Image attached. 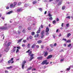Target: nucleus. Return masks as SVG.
I'll return each instance as SVG.
<instances>
[{
    "label": "nucleus",
    "instance_id": "nucleus-64",
    "mask_svg": "<svg viewBox=\"0 0 73 73\" xmlns=\"http://www.w3.org/2000/svg\"><path fill=\"white\" fill-rule=\"evenodd\" d=\"M56 21H59V19H58V18L57 19Z\"/></svg>",
    "mask_w": 73,
    "mask_h": 73
},
{
    "label": "nucleus",
    "instance_id": "nucleus-32",
    "mask_svg": "<svg viewBox=\"0 0 73 73\" xmlns=\"http://www.w3.org/2000/svg\"><path fill=\"white\" fill-rule=\"evenodd\" d=\"M44 37V35H42L41 36V38H43Z\"/></svg>",
    "mask_w": 73,
    "mask_h": 73
},
{
    "label": "nucleus",
    "instance_id": "nucleus-45",
    "mask_svg": "<svg viewBox=\"0 0 73 73\" xmlns=\"http://www.w3.org/2000/svg\"><path fill=\"white\" fill-rule=\"evenodd\" d=\"M46 36H48V35H49V33L48 32H46Z\"/></svg>",
    "mask_w": 73,
    "mask_h": 73
},
{
    "label": "nucleus",
    "instance_id": "nucleus-5",
    "mask_svg": "<svg viewBox=\"0 0 73 73\" xmlns=\"http://www.w3.org/2000/svg\"><path fill=\"white\" fill-rule=\"evenodd\" d=\"M15 5H13V3H11L10 6V7L11 8H15Z\"/></svg>",
    "mask_w": 73,
    "mask_h": 73
},
{
    "label": "nucleus",
    "instance_id": "nucleus-25",
    "mask_svg": "<svg viewBox=\"0 0 73 73\" xmlns=\"http://www.w3.org/2000/svg\"><path fill=\"white\" fill-rule=\"evenodd\" d=\"M44 30L41 33V35H44Z\"/></svg>",
    "mask_w": 73,
    "mask_h": 73
},
{
    "label": "nucleus",
    "instance_id": "nucleus-2",
    "mask_svg": "<svg viewBox=\"0 0 73 73\" xmlns=\"http://www.w3.org/2000/svg\"><path fill=\"white\" fill-rule=\"evenodd\" d=\"M7 29H8V28L7 27H0V30H7Z\"/></svg>",
    "mask_w": 73,
    "mask_h": 73
},
{
    "label": "nucleus",
    "instance_id": "nucleus-60",
    "mask_svg": "<svg viewBox=\"0 0 73 73\" xmlns=\"http://www.w3.org/2000/svg\"><path fill=\"white\" fill-rule=\"evenodd\" d=\"M9 7H6V9H9Z\"/></svg>",
    "mask_w": 73,
    "mask_h": 73
},
{
    "label": "nucleus",
    "instance_id": "nucleus-4",
    "mask_svg": "<svg viewBox=\"0 0 73 73\" xmlns=\"http://www.w3.org/2000/svg\"><path fill=\"white\" fill-rule=\"evenodd\" d=\"M33 54H32L31 55H30V56H31V57L30 58V61H31V60L33 59L34 57H33Z\"/></svg>",
    "mask_w": 73,
    "mask_h": 73
},
{
    "label": "nucleus",
    "instance_id": "nucleus-28",
    "mask_svg": "<svg viewBox=\"0 0 73 73\" xmlns=\"http://www.w3.org/2000/svg\"><path fill=\"white\" fill-rule=\"evenodd\" d=\"M66 19H70V16H68L66 17Z\"/></svg>",
    "mask_w": 73,
    "mask_h": 73
},
{
    "label": "nucleus",
    "instance_id": "nucleus-1",
    "mask_svg": "<svg viewBox=\"0 0 73 73\" xmlns=\"http://www.w3.org/2000/svg\"><path fill=\"white\" fill-rule=\"evenodd\" d=\"M47 60H45L43 61L42 63L41 64L42 65H44V64H46V65H48V64H49V62H47Z\"/></svg>",
    "mask_w": 73,
    "mask_h": 73
},
{
    "label": "nucleus",
    "instance_id": "nucleus-30",
    "mask_svg": "<svg viewBox=\"0 0 73 73\" xmlns=\"http://www.w3.org/2000/svg\"><path fill=\"white\" fill-rule=\"evenodd\" d=\"M35 34V32H31V35H34Z\"/></svg>",
    "mask_w": 73,
    "mask_h": 73
},
{
    "label": "nucleus",
    "instance_id": "nucleus-15",
    "mask_svg": "<svg viewBox=\"0 0 73 73\" xmlns=\"http://www.w3.org/2000/svg\"><path fill=\"white\" fill-rule=\"evenodd\" d=\"M53 1V0H45L44 2H48V1H49V2H50V1Z\"/></svg>",
    "mask_w": 73,
    "mask_h": 73
},
{
    "label": "nucleus",
    "instance_id": "nucleus-35",
    "mask_svg": "<svg viewBox=\"0 0 73 73\" xmlns=\"http://www.w3.org/2000/svg\"><path fill=\"white\" fill-rule=\"evenodd\" d=\"M36 47L37 48H38V49L39 48V46L38 45H36Z\"/></svg>",
    "mask_w": 73,
    "mask_h": 73
},
{
    "label": "nucleus",
    "instance_id": "nucleus-43",
    "mask_svg": "<svg viewBox=\"0 0 73 73\" xmlns=\"http://www.w3.org/2000/svg\"><path fill=\"white\" fill-rule=\"evenodd\" d=\"M22 32L23 33H25V29H23V30Z\"/></svg>",
    "mask_w": 73,
    "mask_h": 73
},
{
    "label": "nucleus",
    "instance_id": "nucleus-7",
    "mask_svg": "<svg viewBox=\"0 0 73 73\" xmlns=\"http://www.w3.org/2000/svg\"><path fill=\"white\" fill-rule=\"evenodd\" d=\"M52 56H53L52 55H50L48 56V57L47 58V59H49V58H52Z\"/></svg>",
    "mask_w": 73,
    "mask_h": 73
},
{
    "label": "nucleus",
    "instance_id": "nucleus-26",
    "mask_svg": "<svg viewBox=\"0 0 73 73\" xmlns=\"http://www.w3.org/2000/svg\"><path fill=\"white\" fill-rule=\"evenodd\" d=\"M65 8V6H63L62 9V10H64Z\"/></svg>",
    "mask_w": 73,
    "mask_h": 73
},
{
    "label": "nucleus",
    "instance_id": "nucleus-41",
    "mask_svg": "<svg viewBox=\"0 0 73 73\" xmlns=\"http://www.w3.org/2000/svg\"><path fill=\"white\" fill-rule=\"evenodd\" d=\"M38 9L40 11H42V8H39Z\"/></svg>",
    "mask_w": 73,
    "mask_h": 73
},
{
    "label": "nucleus",
    "instance_id": "nucleus-17",
    "mask_svg": "<svg viewBox=\"0 0 73 73\" xmlns=\"http://www.w3.org/2000/svg\"><path fill=\"white\" fill-rule=\"evenodd\" d=\"M9 50H8V48H7L5 50V51L6 52H7Z\"/></svg>",
    "mask_w": 73,
    "mask_h": 73
},
{
    "label": "nucleus",
    "instance_id": "nucleus-57",
    "mask_svg": "<svg viewBox=\"0 0 73 73\" xmlns=\"http://www.w3.org/2000/svg\"><path fill=\"white\" fill-rule=\"evenodd\" d=\"M41 48H42V49H43V48H44V46L41 45Z\"/></svg>",
    "mask_w": 73,
    "mask_h": 73
},
{
    "label": "nucleus",
    "instance_id": "nucleus-24",
    "mask_svg": "<svg viewBox=\"0 0 73 73\" xmlns=\"http://www.w3.org/2000/svg\"><path fill=\"white\" fill-rule=\"evenodd\" d=\"M12 68V66H10L9 67H8L7 68V69H11V68Z\"/></svg>",
    "mask_w": 73,
    "mask_h": 73
},
{
    "label": "nucleus",
    "instance_id": "nucleus-11",
    "mask_svg": "<svg viewBox=\"0 0 73 73\" xmlns=\"http://www.w3.org/2000/svg\"><path fill=\"white\" fill-rule=\"evenodd\" d=\"M36 46V44H33L31 46V48H35V46Z\"/></svg>",
    "mask_w": 73,
    "mask_h": 73
},
{
    "label": "nucleus",
    "instance_id": "nucleus-59",
    "mask_svg": "<svg viewBox=\"0 0 73 73\" xmlns=\"http://www.w3.org/2000/svg\"><path fill=\"white\" fill-rule=\"evenodd\" d=\"M30 50H28V51L26 52V53H29V51H30Z\"/></svg>",
    "mask_w": 73,
    "mask_h": 73
},
{
    "label": "nucleus",
    "instance_id": "nucleus-42",
    "mask_svg": "<svg viewBox=\"0 0 73 73\" xmlns=\"http://www.w3.org/2000/svg\"><path fill=\"white\" fill-rule=\"evenodd\" d=\"M23 42H27V40H23Z\"/></svg>",
    "mask_w": 73,
    "mask_h": 73
},
{
    "label": "nucleus",
    "instance_id": "nucleus-44",
    "mask_svg": "<svg viewBox=\"0 0 73 73\" xmlns=\"http://www.w3.org/2000/svg\"><path fill=\"white\" fill-rule=\"evenodd\" d=\"M28 30H29V31H30V30H31V27H29L28 28Z\"/></svg>",
    "mask_w": 73,
    "mask_h": 73
},
{
    "label": "nucleus",
    "instance_id": "nucleus-47",
    "mask_svg": "<svg viewBox=\"0 0 73 73\" xmlns=\"http://www.w3.org/2000/svg\"><path fill=\"white\" fill-rule=\"evenodd\" d=\"M56 45H57V43H54V46H56Z\"/></svg>",
    "mask_w": 73,
    "mask_h": 73
},
{
    "label": "nucleus",
    "instance_id": "nucleus-13",
    "mask_svg": "<svg viewBox=\"0 0 73 73\" xmlns=\"http://www.w3.org/2000/svg\"><path fill=\"white\" fill-rule=\"evenodd\" d=\"M23 11V9L21 8L17 10V12H21V11Z\"/></svg>",
    "mask_w": 73,
    "mask_h": 73
},
{
    "label": "nucleus",
    "instance_id": "nucleus-58",
    "mask_svg": "<svg viewBox=\"0 0 73 73\" xmlns=\"http://www.w3.org/2000/svg\"><path fill=\"white\" fill-rule=\"evenodd\" d=\"M27 6H28V5L27 4H25V7H27Z\"/></svg>",
    "mask_w": 73,
    "mask_h": 73
},
{
    "label": "nucleus",
    "instance_id": "nucleus-14",
    "mask_svg": "<svg viewBox=\"0 0 73 73\" xmlns=\"http://www.w3.org/2000/svg\"><path fill=\"white\" fill-rule=\"evenodd\" d=\"M12 13V11H10L9 12H8V13H6V15H10Z\"/></svg>",
    "mask_w": 73,
    "mask_h": 73
},
{
    "label": "nucleus",
    "instance_id": "nucleus-3",
    "mask_svg": "<svg viewBox=\"0 0 73 73\" xmlns=\"http://www.w3.org/2000/svg\"><path fill=\"white\" fill-rule=\"evenodd\" d=\"M26 62V61L24 60L22 63V67L23 69H24V65H25V64Z\"/></svg>",
    "mask_w": 73,
    "mask_h": 73
},
{
    "label": "nucleus",
    "instance_id": "nucleus-6",
    "mask_svg": "<svg viewBox=\"0 0 73 73\" xmlns=\"http://www.w3.org/2000/svg\"><path fill=\"white\" fill-rule=\"evenodd\" d=\"M40 31H41V28L40 27H39L38 30L37 31V33H40Z\"/></svg>",
    "mask_w": 73,
    "mask_h": 73
},
{
    "label": "nucleus",
    "instance_id": "nucleus-20",
    "mask_svg": "<svg viewBox=\"0 0 73 73\" xmlns=\"http://www.w3.org/2000/svg\"><path fill=\"white\" fill-rule=\"evenodd\" d=\"M23 38H22L21 39H20L19 40H18V43H19V42H21V40H23Z\"/></svg>",
    "mask_w": 73,
    "mask_h": 73
},
{
    "label": "nucleus",
    "instance_id": "nucleus-55",
    "mask_svg": "<svg viewBox=\"0 0 73 73\" xmlns=\"http://www.w3.org/2000/svg\"><path fill=\"white\" fill-rule=\"evenodd\" d=\"M3 61H3V59H2V60H1L0 61V62L1 63V62H3Z\"/></svg>",
    "mask_w": 73,
    "mask_h": 73
},
{
    "label": "nucleus",
    "instance_id": "nucleus-56",
    "mask_svg": "<svg viewBox=\"0 0 73 73\" xmlns=\"http://www.w3.org/2000/svg\"><path fill=\"white\" fill-rule=\"evenodd\" d=\"M48 16L49 17H52V15H50V14H48Z\"/></svg>",
    "mask_w": 73,
    "mask_h": 73
},
{
    "label": "nucleus",
    "instance_id": "nucleus-27",
    "mask_svg": "<svg viewBox=\"0 0 73 73\" xmlns=\"http://www.w3.org/2000/svg\"><path fill=\"white\" fill-rule=\"evenodd\" d=\"M71 40H68L66 42H71Z\"/></svg>",
    "mask_w": 73,
    "mask_h": 73
},
{
    "label": "nucleus",
    "instance_id": "nucleus-61",
    "mask_svg": "<svg viewBox=\"0 0 73 73\" xmlns=\"http://www.w3.org/2000/svg\"><path fill=\"white\" fill-rule=\"evenodd\" d=\"M5 72L6 73H8V71L7 70H6V71H5Z\"/></svg>",
    "mask_w": 73,
    "mask_h": 73
},
{
    "label": "nucleus",
    "instance_id": "nucleus-9",
    "mask_svg": "<svg viewBox=\"0 0 73 73\" xmlns=\"http://www.w3.org/2000/svg\"><path fill=\"white\" fill-rule=\"evenodd\" d=\"M49 31V29L48 27H47L46 29V32H48Z\"/></svg>",
    "mask_w": 73,
    "mask_h": 73
},
{
    "label": "nucleus",
    "instance_id": "nucleus-22",
    "mask_svg": "<svg viewBox=\"0 0 73 73\" xmlns=\"http://www.w3.org/2000/svg\"><path fill=\"white\" fill-rule=\"evenodd\" d=\"M18 34H20V33H21V30H19L18 31Z\"/></svg>",
    "mask_w": 73,
    "mask_h": 73
},
{
    "label": "nucleus",
    "instance_id": "nucleus-53",
    "mask_svg": "<svg viewBox=\"0 0 73 73\" xmlns=\"http://www.w3.org/2000/svg\"><path fill=\"white\" fill-rule=\"evenodd\" d=\"M11 62V60H9V61H8V63L9 64H10Z\"/></svg>",
    "mask_w": 73,
    "mask_h": 73
},
{
    "label": "nucleus",
    "instance_id": "nucleus-10",
    "mask_svg": "<svg viewBox=\"0 0 73 73\" xmlns=\"http://www.w3.org/2000/svg\"><path fill=\"white\" fill-rule=\"evenodd\" d=\"M13 52H15L16 51V47L14 46L13 47Z\"/></svg>",
    "mask_w": 73,
    "mask_h": 73
},
{
    "label": "nucleus",
    "instance_id": "nucleus-19",
    "mask_svg": "<svg viewBox=\"0 0 73 73\" xmlns=\"http://www.w3.org/2000/svg\"><path fill=\"white\" fill-rule=\"evenodd\" d=\"M11 42H9L8 43L7 45V46H9V45H11Z\"/></svg>",
    "mask_w": 73,
    "mask_h": 73
},
{
    "label": "nucleus",
    "instance_id": "nucleus-38",
    "mask_svg": "<svg viewBox=\"0 0 73 73\" xmlns=\"http://www.w3.org/2000/svg\"><path fill=\"white\" fill-rule=\"evenodd\" d=\"M21 2H19V3L18 4V5H21Z\"/></svg>",
    "mask_w": 73,
    "mask_h": 73
},
{
    "label": "nucleus",
    "instance_id": "nucleus-16",
    "mask_svg": "<svg viewBox=\"0 0 73 73\" xmlns=\"http://www.w3.org/2000/svg\"><path fill=\"white\" fill-rule=\"evenodd\" d=\"M47 19L48 20H52L53 19V18L52 17H50L49 18H47Z\"/></svg>",
    "mask_w": 73,
    "mask_h": 73
},
{
    "label": "nucleus",
    "instance_id": "nucleus-31",
    "mask_svg": "<svg viewBox=\"0 0 73 73\" xmlns=\"http://www.w3.org/2000/svg\"><path fill=\"white\" fill-rule=\"evenodd\" d=\"M64 61V59H62L60 60V62H62V61Z\"/></svg>",
    "mask_w": 73,
    "mask_h": 73
},
{
    "label": "nucleus",
    "instance_id": "nucleus-36",
    "mask_svg": "<svg viewBox=\"0 0 73 73\" xmlns=\"http://www.w3.org/2000/svg\"><path fill=\"white\" fill-rule=\"evenodd\" d=\"M71 45H72V44H70L68 45V47H70Z\"/></svg>",
    "mask_w": 73,
    "mask_h": 73
},
{
    "label": "nucleus",
    "instance_id": "nucleus-21",
    "mask_svg": "<svg viewBox=\"0 0 73 73\" xmlns=\"http://www.w3.org/2000/svg\"><path fill=\"white\" fill-rule=\"evenodd\" d=\"M70 36H71V34L69 33L67 34V37H69Z\"/></svg>",
    "mask_w": 73,
    "mask_h": 73
},
{
    "label": "nucleus",
    "instance_id": "nucleus-8",
    "mask_svg": "<svg viewBox=\"0 0 73 73\" xmlns=\"http://www.w3.org/2000/svg\"><path fill=\"white\" fill-rule=\"evenodd\" d=\"M48 52H46L44 54V57H46V56H48Z\"/></svg>",
    "mask_w": 73,
    "mask_h": 73
},
{
    "label": "nucleus",
    "instance_id": "nucleus-63",
    "mask_svg": "<svg viewBox=\"0 0 73 73\" xmlns=\"http://www.w3.org/2000/svg\"><path fill=\"white\" fill-rule=\"evenodd\" d=\"M40 27L41 28H43V26L42 25H41Z\"/></svg>",
    "mask_w": 73,
    "mask_h": 73
},
{
    "label": "nucleus",
    "instance_id": "nucleus-50",
    "mask_svg": "<svg viewBox=\"0 0 73 73\" xmlns=\"http://www.w3.org/2000/svg\"><path fill=\"white\" fill-rule=\"evenodd\" d=\"M70 67L69 68H67V70H70Z\"/></svg>",
    "mask_w": 73,
    "mask_h": 73
},
{
    "label": "nucleus",
    "instance_id": "nucleus-37",
    "mask_svg": "<svg viewBox=\"0 0 73 73\" xmlns=\"http://www.w3.org/2000/svg\"><path fill=\"white\" fill-rule=\"evenodd\" d=\"M27 47L28 48L30 47V44L29 43L28 44V45H27Z\"/></svg>",
    "mask_w": 73,
    "mask_h": 73
},
{
    "label": "nucleus",
    "instance_id": "nucleus-23",
    "mask_svg": "<svg viewBox=\"0 0 73 73\" xmlns=\"http://www.w3.org/2000/svg\"><path fill=\"white\" fill-rule=\"evenodd\" d=\"M17 3L16 2H15L14 3V7H15L16 5H17Z\"/></svg>",
    "mask_w": 73,
    "mask_h": 73
},
{
    "label": "nucleus",
    "instance_id": "nucleus-34",
    "mask_svg": "<svg viewBox=\"0 0 73 73\" xmlns=\"http://www.w3.org/2000/svg\"><path fill=\"white\" fill-rule=\"evenodd\" d=\"M50 46L51 48H52L53 47V44H51L50 45Z\"/></svg>",
    "mask_w": 73,
    "mask_h": 73
},
{
    "label": "nucleus",
    "instance_id": "nucleus-49",
    "mask_svg": "<svg viewBox=\"0 0 73 73\" xmlns=\"http://www.w3.org/2000/svg\"><path fill=\"white\" fill-rule=\"evenodd\" d=\"M32 69V67H30L29 68H28V70H31Z\"/></svg>",
    "mask_w": 73,
    "mask_h": 73
},
{
    "label": "nucleus",
    "instance_id": "nucleus-48",
    "mask_svg": "<svg viewBox=\"0 0 73 73\" xmlns=\"http://www.w3.org/2000/svg\"><path fill=\"white\" fill-rule=\"evenodd\" d=\"M19 50L18 49H17V50L16 51V53H17L19 52Z\"/></svg>",
    "mask_w": 73,
    "mask_h": 73
},
{
    "label": "nucleus",
    "instance_id": "nucleus-39",
    "mask_svg": "<svg viewBox=\"0 0 73 73\" xmlns=\"http://www.w3.org/2000/svg\"><path fill=\"white\" fill-rule=\"evenodd\" d=\"M36 3H37V2L36 1H35L33 2V4H36Z\"/></svg>",
    "mask_w": 73,
    "mask_h": 73
},
{
    "label": "nucleus",
    "instance_id": "nucleus-18",
    "mask_svg": "<svg viewBox=\"0 0 73 73\" xmlns=\"http://www.w3.org/2000/svg\"><path fill=\"white\" fill-rule=\"evenodd\" d=\"M42 42V41L41 40H38L37 41V43L38 44H40V43H41Z\"/></svg>",
    "mask_w": 73,
    "mask_h": 73
},
{
    "label": "nucleus",
    "instance_id": "nucleus-33",
    "mask_svg": "<svg viewBox=\"0 0 73 73\" xmlns=\"http://www.w3.org/2000/svg\"><path fill=\"white\" fill-rule=\"evenodd\" d=\"M56 21L54 20V21H53L52 22V23L53 24H55V23H56Z\"/></svg>",
    "mask_w": 73,
    "mask_h": 73
},
{
    "label": "nucleus",
    "instance_id": "nucleus-12",
    "mask_svg": "<svg viewBox=\"0 0 73 73\" xmlns=\"http://www.w3.org/2000/svg\"><path fill=\"white\" fill-rule=\"evenodd\" d=\"M42 56L39 57L37 58V59L38 60H42Z\"/></svg>",
    "mask_w": 73,
    "mask_h": 73
},
{
    "label": "nucleus",
    "instance_id": "nucleus-54",
    "mask_svg": "<svg viewBox=\"0 0 73 73\" xmlns=\"http://www.w3.org/2000/svg\"><path fill=\"white\" fill-rule=\"evenodd\" d=\"M29 38H30V39H32V36H30L29 37Z\"/></svg>",
    "mask_w": 73,
    "mask_h": 73
},
{
    "label": "nucleus",
    "instance_id": "nucleus-29",
    "mask_svg": "<svg viewBox=\"0 0 73 73\" xmlns=\"http://www.w3.org/2000/svg\"><path fill=\"white\" fill-rule=\"evenodd\" d=\"M66 26L67 27H69V23L66 24Z\"/></svg>",
    "mask_w": 73,
    "mask_h": 73
},
{
    "label": "nucleus",
    "instance_id": "nucleus-52",
    "mask_svg": "<svg viewBox=\"0 0 73 73\" xmlns=\"http://www.w3.org/2000/svg\"><path fill=\"white\" fill-rule=\"evenodd\" d=\"M31 53H32V51H30L29 52V56H30V55H31Z\"/></svg>",
    "mask_w": 73,
    "mask_h": 73
},
{
    "label": "nucleus",
    "instance_id": "nucleus-40",
    "mask_svg": "<svg viewBox=\"0 0 73 73\" xmlns=\"http://www.w3.org/2000/svg\"><path fill=\"white\" fill-rule=\"evenodd\" d=\"M22 46H23V47H24V46H25V44H23L22 45Z\"/></svg>",
    "mask_w": 73,
    "mask_h": 73
},
{
    "label": "nucleus",
    "instance_id": "nucleus-51",
    "mask_svg": "<svg viewBox=\"0 0 73 73\" xmlns=\"http://www.w3.org/2000/svg\"><path fill=\"white\" fill-rule=\"evenodd\" d=\"M62 40L65 41H66V39L63 38V39Z\"/></svg>",
    "mask_w": 73,
    "mask_h": 73
},
{
    "label": "nucleus",
    "instance_id": "nucleus-62",
    "mask_svg": "<svg viewBox=\"0 0 73 73\" xmlns=\"http://www.w3.org/2000/svg\"><path fill=\"white\" fill-rule=\"evenodd\" d=\"M17 49H21L20 47H17Z\"/></svg>",
    "mask_w": 73,
    "mask_h": 73
},
{
    "label": "nucleus",
    "instance_id": "nucleus-46",
    "mask_svg": "<svg viewBox=\"0 0 73 73\" xmlns=\"http://www.w3.org/2000/svg\"><path fill=\"white\" fill-rule=\"evenodd\" d=\"M61 4V2H60L58 4V5H60Z\"/></svg>",
    "mask_w": 73,
    "mask_h": 73
}]
</instances>
